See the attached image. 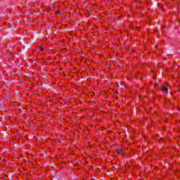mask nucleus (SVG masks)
Listing matches in <instances>:
<instances>
[{
	"label": "nucleus",
	"mask_w": 180,
	"mask_h": 180,
	"mask_svg": "<svg viewBox=\"0 0 180 180\" xmlns=\"http://www.w3.org/2000/svg\"><path fill=\"white\" fill-rule=\"evenodd\" d=\"M39 49H40V50L43 51V48H39Z\"/></svg>",
	"instance_id": "7ed1b4c3"
},
{
	"label": "nucleus",
	"mask_w": 180,
	"mask_h": 180,
	"mask_svg": "<svg viewBox=\"0 0 180 180\" xmlns=\"http://www.w3.org/2000/svg\"><path fill=\"white\" fill-rule=\"evenodd\" d=\"M162 91H163V92H168V87L164 86L162 87Z\"/></svg>",
	"instance_id": "f257e3e1"
},
{
	"label": "nucleus",
	"mask_w": 180,
	"mask_h": 180,
	"mask_svg": "<svg viewBox=\"0 0 180 180\" xmlns=\"http://www.w3.org/2000/svg\"><path fill=\"white\" fill-rule=\"evenodd\" d=\"M117 153H118V154H122V149L121 148L117 149Z\"/></svg>",
	"instance_id": "f03ea898"
}]
</instances>
